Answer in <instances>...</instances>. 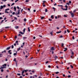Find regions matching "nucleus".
<instances>
[{"mask_svg": "<svg viewBox=\"0 0 78 78\" xmlns=\"http://www.w3.org/2000/svg\"><path fill=\"white\" fill-rule=\"evenodd\" d=\"M14 4H15L14 3H12L11 6H12L14 5Z\"/></svg>", "mask_w": 78, "mask_h": 78, "instance_id": "37", "label": "nucleus"}, {"mask_svg": "<svg viewBox=\"0 0 78 78\" xmlns=\"http://www.w3.org/2000/svg\"><path fill=\"white\" fill-rule=\"evenodd\" d=\"M1 71L2 72H3L4 70L2 69H1Z\"/></svg>", "mask_w": 78, "mask_h": 78, "instance_id": "30", "label": "nucleus"}, {"mask_svg": "<svg viewBox=\"0 0 78 78\" xmlns=\"http://www.w3.org/2000/svg\"><path fill=\"white\" fill-rule=\"evenodd\" d=\"M69 3H72V2H71V1H69Z\"/></svg>", "mask_w": 78, "mask_h": 78, "instance_id": "54", "label": "nucleus"}, {"mask_svg": "<svg viewBox=\"0 0 78 78\" xmlns=\"http://www.w3.org/2000/svg\"><path fill=\"white\" fill-rule=\"evenodd\" d=\"M70 66L71 67V68L72 69H73V66H72V65H70Z\"/></svg>", "mask_w": 78, "mask_h": 78, "instance_id": "49", "label": "nucleus"}, {"mask_svg": "<svg viewBox=\"0 0 78 78\" xmlns=\"http://www.w3.org/2000/svg\"><path fill=\"white\" fill-rule=\"evenodd\" d=\"M58 73H59V72H56V74H58Z\"/></svg>", "mask_w": 78, "mask_h": 78, "instance_id": "56", "label": "nucleus"}, {"mask_svg": "<svg viewBox=\"0 0 78 78\" xmlns=\"http://www.w3.org/2000/svg\"><path fill=\"white\" fill-rule=\"evenodd\" d=\"M14 61H15V62H16V59L15 58L14 60H13Z\"/></svg>", "mask_w": 78, "mask_h": 78, "instance_id": "40", "label": "nucleus"}, {"mask_svg": "<svg viewBox=\"0 0 78 78\" xmlns=\"http://www.w3.org/2000/svg\"><path fill=\"white\" fill-rule=\"evenodd\" d=\"M62 35H61V36H60V37H59L60 38H62Z\"/></svg>", "mask_w": 78, "mask_h": 78, "instance_id": "44", "label": "nucleus"}, {"mask_svg": "<svg viewBox=\"0 0 78 78\" xmlns=\"http://www.w3.org/2000/svg\"><path fill=\"white\" fill-rule=\"evenodd\" d=\"M71 14L72 17H74V13L71 12Z\"/></svg>", "mask_w": 78, "mask_h": 78, "instance_id": "2", "label": "nucleus"}, {"mask_svg": "<svg viewBox=\"0 0 78 78\" xmlns=\"http://www.w3.org/2000/svg\"><path fill=\"white\" fill-rule=\"evenodd\" d=\"M20 10L19 9L18 11H17V14H20Z\"/></svg>", "mask_w": 78, "mask_h": 78, "instance_id": "6", "label": "nucleus"}, {"mask_svg": "<svg viewBox=\"0 0 78 78\" xmlns=\"http://www.w3.org/2000/svg\"><path fill=\"white\" fill-rule=\"evenodd\" d=\"M3 55L2 54H1L0 55V57H2V56Z\"/></svg>", "mask_w": 78, "mask_h": 78, "instance_id": "29", "label": "nucleus"}, {"mask_svg": "<svg viewBox=\"0 0 78 78\" xmlns=\"http://www.w3.org/2000/svg\"><path fill=\"white\" fill-rule=\"evenodd\" d=\"M65 7L66 8H67L68 7L67 6V5H65Z\"/></svg>", "mask_w": 78, "mask_h": 78, "instance_id": "64", "label": "nucleus"}, {"mask_svg": "<svg viewBox=\"0 0 78 78\" xmlns=\"http://www.w3.org/2000/svg\"><path fill=\"white\" fill-rule=\"evenodd\" d=\"M50 34H51L52 35V36H53V32H51L50 33Z\"/></svg>", "mask_w": 78, "mask_h": 78, "instance_id": "27", "label": "nucleus"}, {"mask_svg": "<svg viewBox=\"0 0 78 78\" xmlns=\"http://www.w3.org/2000/svg\"><path fill=\"white\" fill-rule=\"evenodd\" d=\"M76 10H74L73 12H76Z\"/></svg>", "mask_w": 78, "mask_h": 78, "instance_id": "51", "label": "nucleus"}, {"mask_svg": "<svg viewBox=\"0 0 78 78\" xmlns=\"http://www.w3.org/2000/svg\"><path fill=\"white\" fill-rule=\"evenodd\" d=\"M9 10V9H5V11H8Z\"/></svg>", "mask_w": 78, "mask_h": 78, "instance_id": "18", "label": "nucleus"}, {"mask_svg": "<svg viewBox=\"0 0 78 78\" xmlns=\"http://www.w3.org/2000/svg\"><path fill=\"white\" fill-rule=\"evenodd\" d=\"M63 10H65V11H67V8H66V9H63Z\"/></svg>", "mask_w": 78, "mask_h": 78, "instance_id": "20", "label": "nucleus"}, {"mask_svg": "<svg viewBox=\"0 0 78 78\" xmlns=\"http://www.w3.org/2000/svg\"><path fill=\"white\" fill-rule=\"evenodd\" d=\"M67 32H68V33H70V31H69V30H68V29L67 30Z\"/></svg>", "mask_w": 78, "mask_h": 78, "instance_id": "32", "label": "nucleus"}, {"mask_svg": "<svg viewBox=\"0 0 78 78\" xmlns=\"http://www.w3.org/2000/svg\"><path fill=\"white\" fill-rule=\"evenodd\" d=\"M48 61H47L46 62V64H48Z\"/></svg>", "mask_w": 78, "mask_h": 78, "instance_id": "42", "label": "nucleus"}, {"mask_svg": "<svg viewBox=\"0 0 78 78\" xmlns=\"http://www.w3.org/2000/svg\"><path fill=\"white\" fill-rule=\"evenodd\" d=\"M23 73H24V70L22 72V74H23Z\"/></svg>", "mask_w": 78, "mask_h": 78, "instance_id": "47", "label": "nucleus"}, {"mask_svg": "<svg viewBox=\"0 0 78 78\" xmlns=\"http://www.w3.org/2000/svg\"><path fill=\"white\" fill-rule=\"evenodd\" d=\"M55 19H58V17H57V16H55Z\"/></svg>", "mask_w": 78, "mask_h": 78, "instance_id": "50", "label": "nucleus"}, {"mask_svg": "<svg viewBox=\"0 0 78 78\" xmlns=\"http://www.w3.org/2000/svg\"><path fill=\"white\" fill-rule=\"evenodd\" d=\"M18 1H19V0H16L15 1V2L16 3L17 2H18Z\"/></svg>", "mask_w": 78, "mask_h": 78, "instance_id": "55", "label": "nucleus"}, {"mask_svg": "<svg viewBox=\"0 0 78 78\" xmlns=\"http://www.w3.org/2000/svg\"><path fill=\"white\" fill-rule=\"evenodd\" d=\"M17 75H18L19 76H20V73H17Z\"/></svg>", "mask_w": 78, "mask_h": 78, "instance_id": "41", "label": "nucleus"}, {"mask_svg": "<svg viewBox=\"0 0 78 78\" xmlns=\"http://www.w3.org/2000/svg\"><path fill=\"white\" fill-rule=\"evenodd\" d=\"M44 16H41V19L42 20V19H44Z\"/></svg>", "mask_w": 78, "mask_h": 78, "instance_id": "19", "label": "nucleus"}, {"mask_svg": "<svg viewBox=\"0 0 78 78\" xmlns=\"http://www.w3.org/2000/svg\"><path fill=\"white\" fill-rule=\"evenodd\" d=\"M62 47H63L64 46V44L62 43Z\"/></svg>", "mask_w": 78, "mask_h": 78, "instance_id": "48", "label": "nucleus"}, {"mask_svg": "<svg viewBox=\"0 0 78 78\" xmlns=\"http://www.w3.org/2000/svg\"><path fill=\"white\" fill-rule=\"evenodd\" d=\"M71 58H73V55H72L71 56Z\"/></svg>", "mask_w": 78, "mask_h": 78, "instance_id": "59", "label": "nucleus"}, {"mask_svg": "<svg viewBox=\"0 0 78 78\" xmlns=\"http://www.w3.org/2000/svg\"><path fill=\"white\" fill-rule=\"evenodd\" d=\"M17 36H15V39H16V38H17Z\"/></svg>", "mask_w": 78, "mask_h": 78, "instance_id": "58", "label": "nucleus"}, {"mask_svg": "<svg viewBox=\"0 0 78 78\" xmlns=\"http://www.w3.org/2000/svg\"><path fill=\"white\" fill-rule=\"evenodd\" d=\"M14 19H15V20H17V19L16 17H14Z\"/></svg>", "mask_w": 78, "mask_h": 78, "instance_id": "46", "label": "nucleus"}, {"mask_svg": "<svg viewBox=\"0 0 78 78\" xmlns=\"http://www.w3.org/2000/svg\"><path fill=\"white\" fill-rule=\"evenodd\" d=\"M64 17H67V16L66 15H64Z\"/></svg>", "mask_w": 78, "mask_h": 78, "instance_id": "17", "label": "nucleus"}, {"mask_svg": "<svg viewBox=\"0 0 78 78\" xmlns=\"http://www.w3.org/2000/svg\"><path fill=\"white\" fill-rule=\"evenodd\" d=\"M16 44H17V45H19V43H18V41H16Z\"/></svg>", "mask_w": 78, "mask_h": 78, "instance_id": "14", "label": "nucleus"}, {"mask_svg": "<svg viewBox=\"0 0 78 78\" xmlns=\"http://www.w3.org/2000/svg\"><path fill=\"white\" fill-rule=\"evenodd\" d=\"M73 39H75V37H74V36L73 37Z\"/></svg>", "mask_w": 78, "mask_h": 78, "instance_id": "57", "label": "nucleus"}, {"mask_svg": "<svg viewBox=\"0 0 78 78\" xmlns=\"http://www.w3.org/2000/svg\"><path fill=\"white\" fill-rule=\"evenodd\" d=\"M3 67H5V66L6 67V64H5L4 65H2Z\"/></svg>", "mask_w": 78, "mask_h": 78, "instance_id": "8", "label": "nucleus"}, {"mask_svg": "<svg viewBox=\"0 0 78 78\" xmlns=\"http://www.w3.org/2000/svg\"><path fill=\"white\" fill-rule=\"evenodd\" d=\"M16 53H14V54H13V55L14 56H15V55H17V51H16Z\"/></svg>", "mask_w": 78, "mask_h": 78, "instance_id": "12", "label": "nucleus"}, {"mask_svg": "<svg viewBox=\"0 0 78 78\" xmlns=\"http://www.w3.org/2000/svg\"><path fill=\"white\" fill-rule=\"evenodd\" d=\"M51 50L53 51L54 50H55V49H54V47H52L51 48Z\"/></svg>", "mask_w": 78, "mask_h": 78, "instance_id": "7", "label": "nucleus"}, {"mask_svg": "<svg viewBox=\"0 0 78 78\" xmlns=\"http://www.w3.org/2000/svg\"><path fill=\"white\" fill-rule=\"evenodd\" d=\"M29 1L30 0H26V2H29Z\"/></svg>", "mask_w": 78, "mask_h": 78, "instance_id": "28", "label": "nucleus"}, {"mask_svg": "<svg viewBox=\"0 0 78 78\" xmlns=\"http://www.w3.org/2000/svg\"><path fill=\"white\" fill-rule=\"evenodd\" d=\"M32 73H34V70L32 71Z\"/></svg>", "mask_w": 78, "mask_h": 78, "instance_id": "63", "label": "nucleus"}, {"mask_svg": "<svg viewBox=\"0 0 78 78\" xmlns=\"http://www.w3.org/2000/svg\"><path fill=\"white\" fill-rule=\"evenodd\" d=\"M64 49H65V50H64V51H66L67 50V48H64Z\"/></svg>", "mask_w": 78, "mask_h": 78, "instance_id": "10", "label": "nucleus"}, {"mask_svg": "<svg viewBox=\"0 0 78 78\" xmlns=\"http://www.w3.org/2000/svg\"><path fill=\"white\" fill-rule=\"evenodd\" d=\"M20 33V34H24V33H23L22 32H19Z\"/></svg>", "mask_w": 78, "mask_h": 78, "instance_id": "9", "label": "nucleus"}, {"mask_svg": "<svg viewBox=\"0 0 78 78\" xmlns=\"http://www.w3.org/2000/svg\"><path fill=\"white\" fill-rule=\"evenodd\" d=\"M11 50H9L8 51V53L10 54V55H11V54H12V52H11Z\"/></svg>", "mask_w": 78, "mask_h": 78, "instance_id": "3", "label": "nucleus"}, {"mask_svg": "<svg viewBox=\"0 0 78 78\" xmlns=\"http://www.w3.org/2000/svg\"><path fill=\"white\" fill-rule=\"evenodd\" d=\"M27 71H28V70H24V72H27Z\"/></svg>", "mask_w": 78, "mask_h": 78, "instance_id": "45", "label": "nucleus"}, {"mask_svg": "<svg viewBox=\"0 0 78 78\" xmlns=\"http://www.w3.org/2000/svg\"><path fill=\"white\" fill-rule=\"evenodd\" d=\"M6 50H4V51H2V53H6Z\"/></svg>", "mask_w": 78, "mask_h": 78, "instance_id": "13", "label": "nucleus"}, {"mask_svg": "<svg viewBox=\"0 0 78 78\" xmlns=\"http://www.w3.org/2000/svg\"><path fill=\"white\" fill-rule=\"evenodd\" d=\"M51 19H53V15L51 16Z\"/></svg>", "mask_w": 78, "mask_h": 78, "instance_id": "31", "label": "nucleus"}, {"mask_svg": "<svg viewBox=\"0 0 78 78\" xmlns=\"http://www.w3.org/2000/svg\"><path fill=\"white\" fill-rule=\"evenodd\" d=\"M70 77H71V76L70 75H69L68 76V78H70Z\"/></svg>", "mask_w": 78, "mask_h": 78, "instance_id": "52", "label": "nucleus"}, {"mask_svg": "<svg viewBox=\"0 0 78 78\" xmlns=\"http://www.w3.org/2000/svg\"><path fill=\"white\" fill-rule=\"evenodd\" d=\"M45 12H48V10H47V9H46L45 10Z\"/></svg>", "mask_w": 78, "mask_h": 78, "instance_id": "25", "label": "nucleus"}, {"mask_svg": "<svg viewBox=\"0 0 78 78\" xmlns=\"http://www.w3.org/2000/svg\"><path fill=\"white\" fill-rule=\"evenodd\" d=\"M61 33V31L56 32V33H57V34H59V33Z\"/></svg>", "mask_w": 78, "mask_h": 78, "instance_id": "16", "label": "nucleus"}, {"mask_svg": "<svg viewBox=\"0 0 78 78\" xmlns=\"http://www.w3.org/2000/svg\"><path fill=\"white\" fill-rule=\"evenodd\" d=\"M10 48H11V46L7 48H6V50H9L10 49Z\"/></svg>", "mask_w": 78, "mask_h": 78, "instance_id": "1", "label": "nucleus"}, {"mask_svg": "<svg viewBox=\"0 0 78 78\" xmlns=\"http://www.w3.org/2000/svg\"><path fill=\"white\" fill-rule=\"evenodd\" d=\"M9 28V27H5V28Z\"/></svg>", "mask_w": 78, "mask_h": 78, "instance_id": "33", "label": "nucleus"}, {"mask_svg": "<svg viewBox=\"0 0 78 78\" xmlns=\"http://www.w3.org/2000/svg\"><path fill=\"white\" fill-rule=\"evenodd\" d=\"M6 69V67H4V66H3L1 67H0V69Z\"/></svg>", "mask_w": 78, "mask_h": 78, "instance_id": "4", "label": "nucleus"}, {"mask_svg": "<svg viewBox=\"0 0 78 78\" xmlns=\"http://www.w3.org/2000/svg\"><path fill=\"white\" fill-rule=\"evenodd\" d=\"M58 6H63L62 5H58Z\"/></svg>", "mask_w": 78, "mask_h": 78, "instance_id": "61", "label": "nucleus"}, {"mask_svg": "<svg viewBox=\"0 0 78 78\" xmlns=\"http://www.w3.org/2000/svg\"><path fill=\"white\" fill-rule=\"evenodd\" d=\"M5 13H9V12H7V11H5Z\"/></svg>", "mask_w": 78, "mask_h": 78, "instance_id": "53", "label": "nucleus"}, {"mask_svg": "<svg viewBox=\"0 0 78 78\" xmlns=\"http://www.w3.org/2000/svg\"><path fill=\"white\" fill-rule=\"evenodd\" d=\"M3 6L2 5L1 6L0 8V9H3Z\"/></svg>", "mask_w": 78, "mask_h": 78, "instance_id": "5", "label": "nucleus"}, {"mask_svg": "<svg viewBox=\"0 0 78 78\" xmlns=\"http://www.w3.org/2000/svg\"><path fill=\"white\" fill-rule=\"evenodd\" d=\"M16 29H18L19 28V26H16L15 27Z\"/></svg>", "mask_w": 78, "mask_h": 78, "instance_id": "11", "label": "nucleus"}, {"mask_svg": "<svg viewBox=\"0 0 78 78\" xmlns=\"http://www.w3.org/2000/svg\"><path fill=\"white\" fill-rule=\"evenodd\" d=\"M24 22H26V21H27V19H24Z\"/></svg>", "mask_w": 78, "mask_h": 78, "instance_id": "34", "label": "nucleus"}, {"mask_svg": "<svg viewBox=\"0 0 78 78\" xmlns=\"http://www.w3.org/2000/svg\"><path fill=\"white\" fill-rule=\"evenodd\" d=\"M56 58H58V57L56 56H55V60L56 61Z\"/></svg>", "mask_w": 78, "mask_h": 78, "instance_id": "23", "label": "nucleus"}, {"mask_svg": "<svg viewBox=\"0 0 78 78\" xmlns=\"http://www.w3.org/2000/svg\"><path fill=\"white\" fill-rule=\"evenodd\" d=\"M12 48H14V45H12Z\"/></svg>", "mask_w": 78, "mask_h": 78, "instance_id": "36", "label": "nucleus"}, {"mask_svg": "<svg viewBox=\"0 0 78 78\" xmlns=\"http://www.w3.org/2000/svg\"><path fill=\"white\" fill-rule=\"evenodd\" d=\"M74 54V53H73V51H72V55H73Z\"/></svg>", "mask_w": 78, "mask_h": 78, "instance_id": "35", "label": "nucleus"}, {"mask_svg": "<svg viewBox=\"0 0 78 78\" xmlns=\"http://www.w3.org/2000/svg\"><path fill=\"white\" fill-rule=\"evenodd\" d=\"M43 4H45V2H46V1H43Z\"/></svg>", "mask_w": 78, "mask_h": 78, "instance_id": "21", "label": "nucleus"}, {"mask_svg": "<svg viewBox=\"0 0 78 78\" xmlns=\"http://www.w3.org/2000/svg\"><path fill=\"white\" fill-rule=\"evenodd\" d=\"M7 0H2V2H3V1L5 2H6V1H7Z\"/></svg>", "mask_w": 78, "mask_h": 78, "instance_id": "38", "label": "nucleus"}, {"mask_svg": "<svg viewBox=\"0 0 78 78\" xmlns=\"http://www.w3.org/2000/svg\"><path fill=\"white\" fill-rule=\"evenodd\" d=\"M17 9H19V7L17 6Z\"/></svg>", "mask_w": 78, "mask_h": 78, "instance_id": "60", "label": "nucleus"}, {"mask_svg": "<svg viewBox=\"0 0 78 78\" xmlns=\"http://www.w3.org/2000/svg\"><path fill=\"white\" fill-rule=\"evenodd\" d=\"M26 29L25 28H24V29L23 30V32L24 33H25V31Z\"/></svg>", "mask_w": 78, "mask_h": 78, "instance_id": "26", "label": "nucleus"}, {"mask_svg": "<svg viewBox=\"0 0 78 78\" xmlns=\"http://www.w3.org/2000/svg\"><path fill=\"white\" fill-rule=\"evenodd\" d=\"M28 31L30 32V27H28Z\"/></svg>", "mask_w": 78, "mask_h": 78, "instance_id": "24", "label": "nucleus"}, {"mask_svg": "<svg viewBox=\"0 0 78 78\" xmlns=\"http://www.w3.org/2000/svg\"><path fill=\"white\" fill-rule=\"evenodd\" d=\"M14 9L15 10V11H16V7L15 6H14Z\"/></svg>", "mask_w": 78, "mask_h": 78, "instance_id": "15", "label": "nucleus"}, {"mask_svg": "<svg viewBox=\"0 0 78 78\" xmlns=\"http://www.w3.org/2000/svg\"><path fill=\"white\" fill-rule=\"evenodd\" d=\"M12 14L13 15H14V14H15V12H13Z\"/></svg>", "mask_w": 78, "mask_h": 78, "instance_id": "43", "label": "nucleus"}, {"mask_svg": "<svg viewBox=\"0 0 78 78\" xmlns=\"http://www.w3.org/2000/svg\"><path fill=\"white\" fill-rule=\"evenodd\" d=\"M43 6L45 7V6H46L45 5V4H43Z\"/></svg>", "mask_w": 78, "mask_h": 78, "instance_id": "62", "label": "nucleus"}, {"mask_svg": "<svg viewBox=\"0 0 78 78\" xmlns=\"http://www.w3.org/2000/svg\"><path fill=\"white\" fill-rule=\"evenodd\" d=\"M20 50V48H19L17 49V51H19Z\"/></svg>", "mask_w": 78, "mask_h": 78, "instance_id": "39", "label": "nucleus"}, {"mask_svg": "<svg viewBox=\"0 0 78 78\" xmlns=\"http://www.w3.org/2000/svg\"><path fill=\"white\" fill-rule=\"evenodd\" d=\"M27 39V37H23V40H24V39Z\"/></svg>", "mask_w": 78, "mask_h": 78, "instance_id": "22", "label": "nucleus"}]
</instances>
